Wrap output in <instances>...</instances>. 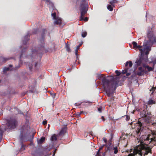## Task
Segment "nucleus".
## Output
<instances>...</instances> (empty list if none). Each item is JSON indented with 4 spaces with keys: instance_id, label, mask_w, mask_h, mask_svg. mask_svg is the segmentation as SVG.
I'll use <instances>...</instances> for the list:
<instances>
[{
    "instance_id": "obj_60",
    "label": "nucleus",
    "mask_w": 156,
    "mask_h": 156,
    "mask_svg": "<svg viewBox=\"0 0 156 156\" xmlns=\"http://www.w3.org/2000/svg\"><path fill=\"white\" fill-rule=\"evenodd\" d=\"M122 138V137H121H121H120V138Z\"/></svg>"
},
{
    "instance_id": "obj_7",
    "label": "nucleus",
    "mask_w": 156,
    "mask_h": 156,
    "mask_svg": "<svg viewBox=\"0 0 156 156\" xmlns=\"http://www.w3.org/2000/svg\"><path fill=\"white\" fill-rule=\"evenodd\" d=\"M17 123V122L15 119L10 118L7 120L6 124L8 128L12 129L16 127Z\"/></svg>"
},
{
    "instance_id": "obj_51",
    "label": "nucleus",
    "mask_w": 156,
    "mask_h": 156,
    "mask_svg": "<svg viewBox=\"0 0 156 156\" xmlns=\"http://www.w3.org/2000/svg\"><path fill=\"white\" fill-rule=\"evenodd\" d=\"M2 132H0V135L2 136Z\"/></svg>"
},
{
    "instance_id": "obj_35",
    "label": "nucleus",
    "mask_w": 156,
    "mask_h": 156,
    "mask_svg": "<svg viewBox=\"0 0 156 156\" xmlns=\"http://www.w3.org/2000/svg\"><path fill=\"white\" fill-rule=\"evenodd\" d=\"M115 73H116V76H119L121 74L120 72L119 71H118V70H116L115 71Z\"/></svg>"
},
{
    "instance_id": "obj_13",
    "label": "nucleus",
    "mask_w": 156,
    "mask_h": 156,
    "mask_svg": "<svg viewBox=\"0 0 156 156\" xmlns=\"http://www.w3.org/2000/svg\"><path fill=\"white\" fill-rule=\"evenodd\" d=\"M141 57L138 59H137L136 62V65L137 66H140L143 62V58H142V55L141 54Z\"/></svg>"
},
{
    "instance_id": "obj_19",
    "label": "nucleus",
    "mask_w": 156,
    "mask_h": 156,
    "mask_svg": "<svg viewBox=\"0 0 156 156\" xmlns=\"http://www.w3.org/2000/svg\"><path fill=\"white\" fill-rule=\"evenodd\" d=\"M129 64V66L130 67L132 66L133 64L131 61H127L126 62L125 64V66L127 67Z\"/></svg>"
},
{
    "instance_id": "obj_62",
    "label": "nucleus",
    "mask_w": 156,
    "mask_h": 156,
    "mask_svg": "<svg viewBox=\"0 0 156 156\" xmlns=\"http://www.w3.org/2000/svg\"><path fill=\"white\" fill-rule=\"evenodd\" d=\"M1 80H0V83L1 82Z\"/></svg>"
},
{
    "instance_id": "obj_58",
    "label": "nucleus",
    "mask_w": 156,
    "mask_h": 156,
    "mask_svg": "<svg viewBox=\"0 0 156 156\" xmlns=\"http://www.w3.org/2000/svg\"><path fill=\"white\" fill-rule=\"evenodd\" d=\"M105 142L106 143L107 142V140H105Z\"/></svg>"
},
{
    "instance_id": "obj_2",
    "label": "nucleus",
    "mask_w": 156,
    "mask_h": 156,
    "mask_svg": "<svg viewBox=\"0 0 156 156\" xmlns=\"http://www.w3.org/2000/svg\"><path fill=\"white\" fill-rule=\"evenodd\" d=\"M153 147H150L147 146L142 145L140 146H138L135 149L134 151V154H130L128 156H134L135 155L137 154L141 156H145L147 155L148 153L152 154L151 149Z\"/></svg>"
},
{
    "instance_id": "obj_26",
    "label": "nucleus",
    "mask_w": 156,
    "mask_h": 156,
    "mask_svg": "<svg viewBox=\"0 0 156 156\" xmlns=\"http://www.w3.org/2000/svg\"><path fill=\"white\" fill-rule=\"evenodd\" d=\"M45 138L44 137H41L39 141V144H42L45 140Z\"/></svg>"
},
{
    "instance_id": "obj_44",
    "label": "nucleus",
    "mask_w": 156,
    "mask_h": 156,
    "mask_svg": "<svg viewBox=\"0 0 156 156\" xmlns=\"http://www.w3.org/2000/svg\"><path fill=\"white\" fill-rule=\"evenodd\" d=\"M78 50L77 49H76L75 50V54L76 56H77L78 55Z\"/></svg>"
},
{
    "instance_id": "obj_54",
    "label": "nucleus",
    "mask_w": 156,
    "mask_h": 156,
    "mask_svg": "<svg viewBox=\"0 0 156 156\" xmlns=\"http://www.w3.org/2000/svg\"><path fill=\"white\" fill-rule=\"evenodd\" d=\"M55 152H54L53 154V156H54L55 155Z\"/></svg>"
},
{
    "instance_id": "obj_52",
    "label": "nucleus",
    "mask_w": 156,
    "mask_h": 156,
    "mask_svg": "<svg viewBox=\"0 0 156 156\" xmlns=\"http://www.w3.org/2000/svg\"><path fill=\"white\" fill-rule=\"evenodd\" d=\"M12 65H9V67H12Z\"/></svg>"
},
{
    "instance_id": "obj_42",
    "label": "nucleus",
    "mask_w": 156,
    "mask_h": 156,
    "mask_svg": "<svg viewBox=\"0 0 156 156\" xmlns=\"http://www.w3.org/2000/svg\"><path fill=\"white\" fill-rule=\"evenodd\" d=\"M47 123V121L46 120L44 121L43 122V124L45 125Z\"/></svg>"
},
{
    "instance_id": "obj_46",
    "label": "nucleus",
    "mask_w": 156,
    "mask_h": 156,
    "mask_svg": "<svg viewBox=\"0 0 156 156\" xmlns=\"http://www.w3.org/2000/svg\"><path fill=\"white\" fill-rule=\"evenodd\" d=\"M126 73V76H129L130 75V73Z\"/></svg>"
},
{
    "instance_id": "obj_11",
    "label": "nucleus",
    "mask_w": 156,
    "mask_h": 156,
    "mask_svg": "<svg viewBox=\"0 0 156 156\" xmlns=\"http://www.w3.org/2000/svg\"><path fill=\"white\" fill-rule=\"evenodd\" d=\"M104 90L106 91V93L108 97H110L111 96V95H112L113 94V92H111V90H114V89H107Z\"/></svg>"
},
{
    "instance_id": "obj_23",
    "label": "nucleus",
    "mask_w": 156,
    "mask_h": 156,
    "mask_svg": "<svg viewBox=\"0 0 156 156\" xmlns=\"http://www.w3.org/2000/svg\"><path fill=\"white\" fill-rule=\"evenodd\" d=\"M65 48L66 51L68 52H70L71 51V49L70 48L69 45V44H66L65 46Z\"/></svg>"
},
{
    "instance_id": "obj_21",
    "label": "nucleus",
    "mask_w": 156,
    "mask_h": 156,
    "mask_svg": "<svg viewBox=\"0 0 156 156\" xmlns=\"http://www.w3.org/2000/svg\"><path fill=\"white\" fill-rule=\"evenodd\" d=\"M144 71H138L136 72V74L139 76H142L144 74Z\"/></svg>"
},
{
    "instance_id": "obj_43",
    "label": "nucleus",
    "mask_w": 156,
    "mask_h": 156,
    "mask_svg": "<svg viewBox=\"0 0 156 156\" xmlns=\"http://www.w3.org/2000/svg\"><path fill=\"white\" fill-rule=\"evenodd\" d=\"M83 103H81L80 104H78L77 103H76L75 104V105L76 106H78L80 105L81 104H82Z\"/></svg>"
},
{
    "instance_id": "obj_6",
    "label": "nucleus",
    "mask_w": 156,
    "mask_h": 156,
    "mask_svg": "<svg viewBox=\"0 0 156 156\" xmlns=\"http://www.w3.org/2000/svg\"><path fill=\"white\" fill-rule=\"evenodd\" d=\"M20 132V137L21 140V147L20 148V151H23L25 149L26 147V146L23 144V141L24 140H25L26 141L29 140L30 139L28 138L29 135L27 133H25L23 130L22 129H21Z\"/></svg>"
},
{
    "instance_id": "obj_33",
    "label": "nucleus",
    "mask_w": 156,
    "mask_h": 156,
    "mask_svg": "<svg viewBox=\"0 0 156 156\" xmlns=\"http://www.w3.org/2000/svg\"><path fill=\"white\" fill-rule=\"evenodd\" d=\"M128 69L127 68H126L124 70H123L122 72V73L123 74H124L127 72V70Z\"/></svg>"
},
{
    "instance_id": "obj_22",
    "label": "nucleus",
    "mask_w": 156,
    "mask_h": 156,
    "mask_svg": "<svg viewBox=\"0 0 156 156\" xmlns=\"http://www.w3.org/2000/svg\"><path fill=\"white\" fill-rule=\"evenodd\" d=\"M117 0H112L111 1L109 2V3L111 4L112 6L114 7V4L117 3Z\"/></svg>"
},
{
    "instance_id": "obj_34",
    "label": "nucleus",
    "mask_w": 156,
    "mask_h": 156,
    "mask_svg": "<svg viewBox=\"0 0 156 156\" xmlns=\"http://www.w3.org/2000/svg\"><path fill=\"white\" fill-rule=\"evenodd\" d=\"M156 88L154 87H153L150 90V91H152L151 94H152L154 92Z\"/></svg>"
},
{
    "instance_id": "obj_8",
    "label": "nucleus",
    "mask_w": 156,
    "mask_h": 156,
    "mask_svg": "<svg viewBox=\"0 0 156 156\" xmlns=\"http://www.w3.org/2000/svg\"><path fill=\"white\" fill-rule=\"evenodd\" d=\"M152 135H148V136L146 138V140H150L151 141L150 142H152L153 144V146H148L150 147H153L156 145V131H152L151 132Z\"/></svg>"
},
{
    "instance_id": "obj_31",
    "label": "nucleus",
    "mask_w": 156,
    "mask_h": 156,
    "mask_svg": "<svg viewBox=\"0 0 156 156\" xmlns=\"http://www.w3.org/2000/svg\"><path fill=\"white\" fill-rule=\"evenodd\" d=\"M51 16L53 17L54 19H56L57 17H56V13L55 12H54L51 14Z\"/></svg>"
},
{
    "instance_id": "obj_47",
    "label": "nucleus",
    "mask_w": 156,
    "mask_h": 156,
    "mask_svg": "<svg viewBox=\"0 0 156 156\" xmlns=\"http://www.w3.org/2000/svg\"><path fill=\"white\" fill-rule=\"evenodd\" d=\"M101 119L103 121H104L105 120V119L104 118V117L103 116H101Z\"/></svg>"
},
{
    "instance_id": "obj_36",
    "label": "nucleus",
    "mask_w": 156,
    "mask_h": 156,
    "mask_svg": "<svg viewBox=\"0 0 156 156\" xmlns=\"http://www.w3.org/2000/svg\"><path fill=\"white\" fill-rule=\"evenodd\" d=\"M138 70L144 71V69H143V68L142 67H139L138 68Z\"/></svg>"
},
{
    "instance_id": "obj_50",
    "label": "nucleus",
    "mask_w": 156,
    "mask_h": 156,
    "mask_svg": "<svg viewBox=\"0 0 156 156\" xmlns=\"http://www.w3.org/2000/svg\"><path fill=\"white\" fill-rule=\"evenodd\" d=\"M152 125L153 126H155L156 125V122H153L152 124Z\"/></svg>"
},
{
    "instance_id": "obj_20",
    "label": "nucleus",
    "mask_w": 156,
    "mask_h": 156,
    "mask_svg": "<svg viewBox=\"0 0 156 156\" xmlns=\"http://www.w3.org/2000/svg\"><path fill=\"white\" fill-rule=\"evenodd\" d=\"M145 67L147 69L148 72H150L153 70L154 68V66H153L152 67H150L148 66H145Z\"/></svg>"
},
{
    "instance_id": "obj_17",
    "label": "nucleus",
    "mask_w": 156,
    "mask_h": 156,
    "mask_svg": "<svg viewBox=\"0 0 156 156\" xmlns=\"http://www.w3.org/2000/svg\"><path fill=\"white\" fill-rule=\"evenodd\" d=\"M147 113L145 111L143 110L140 112V115L142 118H146L147 117Z\"/></svg>"
},
{
    "instance_id": "obj_38",
    "label": "nucleus",
    "mask_w": 156,
    "mask_h": 156,
    "mask_svg": "<svg viewBox=\"0 0 156 156\" xmlns=\"http://www.w3.org/2000/svg\"><path fill=\"white\" fill-rule=\"evenodd\" d=\"M147 119H148V120H146V121L147 123H150V122L149 119H150V118L149 116H148Z\"/></svg>"
},
{
    "instance_id": "obj_1",
    "label": "nucleus",
    "mask_w": 156,
    "mask_h": 156,
    "mask_svg": "<svg viewBox=\"0 0 156 156\" xmlns=\"http://www.w3.org/2000/svg\"><path fill=\"white\" fill-rule=\"evenodd\" d=\"M102 78L101 84L104 89L114 88V90H116L119 81V78L113 76L107 78L101 74L99 75V79Z\"/></svg>"
},
{
    "instance_id": "obj_56",
    "label": "nucleus",
    "mask_w": 156,
    "mask_h": 156,
    "mask_svg": "<svg viewBox=\"0 0 156 156\" xmlns=\"http://www.w3.org/2000/svg\"><path fill=\"white\" fill-rule=\"evenodd\" d=\"M37 63H36L35 64V67L37 65Z\"/></svg>"
},
{
    "instance_id": "obj_28",
    "label": "nucleus",
    "mask_w": 156,
    "mask_h": 156,
    "mask_svg": "<svg viewBox=\"0 0 156 156\" xmlns=\"http://www.w3.org/2000/svg\"><path fill=\"white\" fill-rule=\"evenodd\" d=\"M87 33L86 31H83L81 34L82 36L83 37H85L87 36Z\"/></svg>"
},
{
    "instance_id": "obj_12",
    "label": "nucleus",
    "mask_w": 156,
    "mask_h": 156,
    "mask_svg": "<svg viewBox=\"0 0 156 156\" xmlns=\"http://www.w3.org/2000/svg\"><path fill=\"white\" fill-rule=\"evenodd\" d=\"M12 57L9 58H5L4 57H1L0 58V61L2 62H5L6 61H9L11 59H13Z\"/></svg>"
},
{
    "instance_id": "obj_53",
    "label": "nucleus",
    "mask_w": 156,
    "mask_h": 156,
    "mask_svg": "<svg viewBox=\"0 0 156 156\" xmlns=\"http://www.w3.org/2000/svg\"><path fill=\"white\" fill-rule=\"evenodd\" d=\"M57 151V149H55L54 152H55V153H56V151Z\"/></svg>"
},
{
    "instance_id": "obj_29",
    "label": "nucleus",
    "mask_w": 156,
    "mask_h": 156,
    "mask_svg": "<svg viewBox=\"0 0 156 156\" xmlns=\"http://www.w3.org/2000/svg\"><path fill=\"white\" fill-rule=\"evenodd\" d=\"M38 30L37 29H35L34 30V31L33 32V34H36L38 33Z\"/></svg>"
},
{
    "instance_id": "obj_16",
    "label": "nucleus",
    "mask_w": 156,
    "mask_h": 156,
    "mask_svg": "<svg viewBox=\"0 0 156 156\" xmlns=\"http://www.w3.org/2000/svg\"><path fill=\"white\" fill-rule=\"evenodd\" d=\"M66 127H64L62 128L59 133V135L61 136L64 135L66 132Z\"/></svg>"
},
{
    "instance_id": "obj_37",
    "label": "nucleus",
    "mask_w": 156,
    "mask_h": 156,
    "mask_svg": "<svg viewBox=\"0 0 156 156\" xmlns=\"http://www.w3.org/2000/svg\"><path fill=\"white\" fill-rule=\"evenodd\" d=\"M102 107H100L98 108V111L100 112H102Z\"/></svg>"
},
{
    "instance_id": "obj_25",
    "label": "nucleus",
    "mask_w": 156,
    "mask_h": 156,
    "mask_svg": "<svg viewBox=\"0 0 156 156\" xmlns=\"http://www.w3.org/2000/svg\"><path fill=\"white\" fill-rule=\"evenodd\" d=\"M105 146V145H104L102 146H101L100 147H99V149L98 150V151L97 152V154L98 156L99 155V154L100 153V151L101 150H102L104 147Z\"/></svg>"
},
{
    "instance_id": "obj_18",
    "label": "nucleus",
    "mask_w": 156,
    "mask_h": 156,
    "mask_svg": "<svg viewBox=\"0 0 156 156\" xmlns=\"http://www.w3.org/2000/svg\"><path fill=\"white\" fill-rule=\"evenodd\" d=\"M156 103V101L150 99L147 102L148 105H151Z\"/></svg>"
},
{
    "instance_id": "obj_39",
    "label": "nucleus",
    "mask_w": 156,
    "mask_h": 156,
    "mask_svg": "<svg viewBox=\"0 0 156 156\" xmlns=\"http://www.w3.org/2000/svg\"><path fill=\"white\" fill-rule=\"evenodd\" d=\"M46 1V3L47 4H51V2L50 0H45Z\"/></svg>"
},
{
    "instance_id": "obj_27",
    "label": "nucleus",
    "mask_w": 156,
    "mask_h": 156,
    "mask_svg": "<svg viewBox=\"0 0 156 156\" xmlns=\"http://www.w3.org/2000/svg\"><path fill=\"white\" fill-rule=\"evenodd\" d=\"M112 6L111 5H108L107 6V9L109 11H112L113 10Z\"/></svg>"
},
{
    "instance_id": "obj_41",
    "label": "nucleus",
    "mask_w": 156,
    "mask_h": 156,
    "mask_svg": "<svg viewBox=\"0 0 156 156\" xmlns=\"http://www.w3.org/2000/svg\"><path fill=\"white\" fill-rule=\"evenodd\" d=\"M153 63V64L154 66L156 64V59L152 61Z\"/></svg>"
},
{
    "instance_id": "obj_48",
    "label": "nucleus",
    "mask_w": 156,
    "mask_h": 156,
    "mask_svg": "<svg viewBox=\"0 0 156 156\" xmlns=\"http://www.w3.org/2000/svg\"><path fill=\"white\" fill-rule=\"evenodd\" d=\"M80 45L77 46V47H76V49H77V50H78V49L79 48V47H80Z\"/></svg>"
},
{
    "instance_id": "obj_5",
    "label": "nucleus",
    "mask_w": 156,
    "mask_h": 156,
    "mask_svg": "<svg viewBox=\"0 0 156 156\" xmlns=\"http://www.w3.org/2000/svg\"><path fill=\"white\" fill-rule=\"evenodd\" d=\"M88 6V4L86 2H84L80 5V9L81 12L80 20L81 21H87L88 20V18L87 17L84 19L83 18V16L87 13Z\"/></svg>"
},
{
    "instance_id": "obj_3",
    "label": "nucleus",
    "mask_w": 156,
    "mask_h": 156,
    "mask_svg": "<svg viewBox=\"0 0 156 156\" xmlns=\"http://www.w3.org/2000/svg\"><path fill=\"white\" fill-rule=\"evenodd\" d=\"M147 37L148 40L145 44L146 47L143 49L144 54L142 55V56L143 55L144 51H145V54L147 55L149 54L150 51L151 50V47L153 43L156 42V37L154 35L152 32L149 31L148 32Z\"/></svg>"
},
{
    "instance_id": "obj_9",
    "label": "nucleus",
    "mask_w": 156,
    "mask_h": 156,
    "mask_svg": "<svg viewBox=\"0 0 156 156\" xmlns=\"http://www.w3.org/2000/svg\"><path fill=\"white\" fill-rule=\"evenodd\" d=\"M133 45V48L135 50L138 49L140 52L141 55L144 54L143 49L142 48V46L138 45L137 43L135 41H133L132 42Z\"/></svg>"
},
{
    "instance_id": "obj_59",
    "label": "nucleus",
    "mask_w": 156,
    "mask_h": 156,
    "mask_svg": "<svg viewBox=\"0 0 156 156\" xmlns=\"http://www.w3.org/2000/svg\"><path fill=\"white\" fill-rule=\"evenodd\" d=\"M83 103L82 104H81L83 105H85V104H83Z\"/></svg>"
},
{
    "instance_id": "obj_55",
    "label": "nucleus",
    "mask_w": 156,
    "mask_h": 156,
    "mask_svg": "<svg viewBox=\"0 0 156 156\" xmlns=\"http://www.w3.org/2000/svg\"><path fill=\"white\" fill-rule=\"evenodd\" d=\"M86 103H91V102H89V101H87V102H86Z\"/></svg>"
},
{
    "instance_id": "obj_61",
    "label": "nucleus",
    "mask_w": 156,
    "mask_h": 156,
    "mask_svg": "<svg viewBox=\"0 0 156 156\" xmlns=\"http://www.w3.org/2000/svg\"><path fill=\"white\" fill-rule=\"evenodd\" d=\"M80 114H79V116H80Z\"/></svg>"
},
{
    "instance_id": "obj_24",
    "label": "nucleus",
    "mask_w": 156,
    "mask_h": 156,
    "mask_svg": "<svg viewBox=\"0 0 156 156\" xmlns=\"http://www.w3.org/2000/svg\"><path fill=\"white\" fill-rule=\"evenodd\" d=\"M51 140L52 141L57 140V138L55 134H54L53 135L51 136Z\"/></svg>"
},
{
    "instance_id": "obj_40",
    "label": "nucleus",
    "mask_w": 156,
    "mask_h": 156,
    "mask_svg": "<svg viewBox=\"0 0 156 156\" xmlns=\"http://www.w3.org/2000/svg\"><path fill=\"white\" fill-rule=\"evenodd\" d=\"M126 119L127 121H128L129 120L130 117L128 115H126Z\"/></svg>"
},
{
    "instance_id": "obj_14",
    "label": "nucleus",
    "mask_w": 156,
    "mask_h": 156,
    "mask_svg": "<svg viewBox=\"0 0 156 156\" xmlns=\"http://www.w3.org/2000/svg\"><path fill=\"white\" fill-rule=\"evenodd\" d=\"M30 36V34L29 33H28L27 35L24 37V40L23 41V44L25 45L27 44V41H28L29 40V37Z\"/></svg>"
},
{
    "instance_id": "obj_10",
    "label": "nucleus",
    "mask_w": 156,
    "mask_h": 156,
    "mask_svg": "<svg viewBox=\"0 0 156 156\" xmlns=\"http://www.w3.org/2000/svg\"><path fill=\"white\" fill-rule=\"evenodd\" d=\"M136 126H138L136 128L137 130H136V133L138 135H139L140 133L142 130L141 129V127L142 126V123L141 122L138 121V122L136 123Z\"/></svg>"
},
{
    "instance_id": "obj_32",
    "label": "nucleus",
    "mask_w": 156,
    "mask_h": 156,
    "mask_svg": "<svg viewBox=\"0 0 156 156\" xmlns=\"http://www.w3.org/2000/svg\"><path fill=\"white\" fill-rule=\"evenodd\" d=\"M9 70V67H5L3 69V72H6Z\"/></svg>"
},
{
    "instance_id": "obj_45",
    "label": "nucleus",
    "mask_w": 156,
    "mask_h": 156,
    "mask_svg": "<svg viewBox=\"0 0 156 156\" xmlns=\"http://www.w3.org/2000/svg\"><path fill=\"white\" fill-rule=\"evenodd\" d=\"M23 50H22V53L20 55V58L22 56V55H23Z\"/></svg>"
},
{
    "instance_id": "obj_57",
    "label": "nucleus",
    "mask_w": 156,
    "mask_h": 156,
    "mask_svg": "<svg viewBox=\"0 0 156 156\" xmlns=\"http://www.w3.org/2000/svg\"><path fill=\"white\" fill-rule=\"evenodd\" d=\"M34 134L32 135V138H33L34 136Z\"/></svg>"
},
{
    "instance_id": "obj_30",
    "label": "nucleus",
    "mask_w": 156,
    "mask_h": 156,
    "mask_svg": "<svg viewBox=\"0 0 156 156\" xmlns=\"http://www.w3.org/2000/svg\"><path fill=\"white\" fill-rule=\"evenodd\" d=\"M114 150V153L115 154H116L118 152V150L117 147H114L113 148Z\"/></svg>"
},
{
    "instance_id": "obj_49",
    "label": "nucleus",
    "mask_w": 156,
    "mask_h": 156,
    "mask_svg": "<svg viewBox=\"0 0 156 156\" xmlns=\"http://www.w3.org/2000/svg\"><path fill=\"white\" fill-rule=\"evenodd\" d=\"M90 135H91L92 136H93V132H90Z\"/></svg>"
},
{
    "instance_id": "obj_15",
    "label": "nucleus",
    "mask_w": 156,
    "mask_h": 156,
    "mask_svg": "<svg viewBox=\"0 0 156 156\" xmlns=\"http://www.w3.org/2000/svg\"><path fill=\"white\" fill-rule=\"evenodd\" d=\"M55 20V24L57 25H60L61 24L62 20L60 18L57 17Z\"/></svg>"
},
{
    "instance_id": "obj_4",
    "label": "nucleus",
    "mask_w": 156,
    "mask_h": 156,
    "mask_svg": "<svg viewBox=\"0 0 156 156\" xmlns=\"http://www.w3.org/2000/svg\"><path fill=\"white\" fill-rule=\"evenodd\" d=\"M45 30H43V33L42 34L41 38L39 41V44L36 49L32 51L33 53H37L39 54H41L45 49L44 47V34Z\"/></svg>"
}]
</instances>
